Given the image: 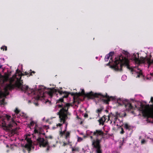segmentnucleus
<instances>
[{"mask_svg":"<svg viewBox=\"0 0 153 153\" xmlns=\"http://www.w3.org/2000/svg\"><path fill=\"white\" fill-rule=\"evenodd\" d=\"M6 146L7 147H10V148L12 150L14 149L16 147V146L14 145H13V144L10 145H6Z\"/></svg>","mask_w":153,"mask_h":153,"instance_id":"13","label":"nucleus"},{"mask_svg":"<svg viewBox=\"0 0 153 153\" xmlns=\"http://www.w3.org/2000/svg\"><path fill=\"white\" fill-rule=\"evenodd\" d=\"M135 107H137V106H136V105Z\"/></svg>","mask_w":153,"mask_h":153,"instance_id":"33","label":"nucleus"},{"mask_svg":"<svg viewBox=\"0 0 153 153\" xmlns=\"http://www.w3.org/2000/svg\"><path fill=\"white\" fill-rule=\"evenodd\" d=\"M84 117L85 118L86 117V113H85L84 114Z\"/></svg>","mask_w":153,"mask_h":153,"instance_id":"23","label":"nucleus"},{"mask_svg":"<svg viewBox=\"0 0 153 153\" xmlns=\"http://www.w3.org/2000/svg\"><path fill=\"white\" fill-rule=\"evenodd\" d=\"M102 110V109H98L97 110V113L99 114L100 113V112H101Z\"/></svg>","mask_w":153,"mask_h":153,"instance_id":"19","label":"nucleus"},{"mask_svg":"<svg viewBox=\"0 0 153 153\" xmlns=\"http://www.w3.org/2000/svg\"><path fill=\"white\" fill-rule=\"evenodd\" d=\"M96 59H97V58H98V57H96Z\"/></svg>","mask_w":153,"mask_h":153,"instance_id":"27","label":"nucleus"},{"mask_svg":"<svg viewBox=\"0 0 153 153\" xmlns=\"http://www.w3.org/2000/svg\"><path fill=\"white\" fill-rule=\"evenodd\" d=\"M86 116H87H87H88V115H87H87H86Z\"/></svg>","mask_w":153,"mask_h":153,"instance_id":"31","label":"nucleus"},{"mask_svg":"<svg viewBox=\"0 0 153 153\" xmlns=\"http://www.w3.org/2000/svg\"><path fill=\"white\" fill-rule=\"evenodd\" d=\"M8 152V150H7V152Z\"/></svg>","mask_w":153,"mask_h":153,"instance_id":"29","label":"nucleus"},{"mask_svg":"<svg viewBox=\"0 0 153 153\" xmlns=\"http://www.w3.org/2000/svg\"><path fill=\"white\" fill-rule=\"evenodd\" d=\"M73 150L74 151V149H73Z\"/></svg>","mask_w":153,"mask_h":153,"instance_id":"34","label":"nucleus"},{"mask_svg":"<svg viewBox=\"0 0 153 153\" xmlns=\"http://www.w3.org/2000/svg\"><path fill=\"white\" fill-rule=\"evenodd\" d=\"M149 138L152 140L151 141L153 143V133L149 134Z\"/></svg>","mask_w":153,"mask_h":153,"instance_id":"14","label":"nucleus"},{"mask_svg":"<svg viewBox=\"0 0 153 153\" xmlns=\"http://www.w3.org/2000/svg\"><path fill=\"white\" fill-rule=\"evenodd\" d=\"M124 127L126 129L127 137L130 136L132 132L133 127L127 123H126L124 124Z\"/></svg>","mask_w":153,"mask_h":153,"instance_id":"9","label":"nucleus"},{"mask_svg":"<svg viewBox=\"0 0 153 153\" xmlns=\"http://www.w3.org/2000/svg\"><path fill=\"white\" fill-rule=\"evenodd\" d=\"M110 128L107 126H105L103 127V129L106 132H108L110 130Z\"/></svg>","mask_w":153,"mask_h":153,"instance_id":"11","label":"nucleus"},{"mask_svg":"<svg viewBox=\"0 0 153 153\" xmlns=\"http://www.w3.org/2000/svg\"><path fill=\"white\" fill-rule=\"evenodd\" d=\"M113 54L110 53L105 56V61H108L110 57L109 62L106 65H108L110 63H111L110 66L111 68L116 71H121L123 66L125 65L128 69L133 72L132 74H135L136 77L143 76L140 66L144 65L149 68L153 64V60L148 57L139 58L138 53L131 54L128 53L126 57L122 55L117 56L115 58L114 60L112 59V55Z\"/></svg>","mask_w":153,"mask_h":153,"instance_id":"2","label":"nucleus"},{"mask_svg":"<svg viewBox=\"0 0 153 153\" xmlns=\"http://www.w3.org/2000/svg\"><path fill=\"white\" fill-rule=\"evenodd\" d=\"M1 50H4V49L5 51H7V47L5 46H3L1 47Z\"/></svg>","mask_w":153,"mask_h":153,"instance_id":"15","label":"nucleus"},{"mask_svg":"<svg viewBox=\"0 0 153 153\" xmlns=\"http://www.w3.org/2000/svg\"><path fill=\"white\" fill-rule=\"evenodd\" d=\"M81 90L80 92L76 94L72 93L71 94L72 97V101L73 102H76L79 103L80 101H82L85 100L86 97V94L83 89H81Z\"/></svg>","mask_w":153,"mask_h":153,"instance_id":"8","label":"nucleus"},{"mask_svg":"<svg viewBox=\"0 0 153 153\" xmlns=\"http://www.w3.org/2000/svg\"><path fill=\"white\" fill-rule=\"evenodd\" d=\"M29 126L30 128L33 131V133L32 134V136L37 140L38 144L33 145L31 137H29L30 136L27 134L24 136V138L22 139V144L23 146L28 151L32 149H35V147L36 150L37 146H42L46 147V151H48L50 150V147L46 137L45 138L43 137L45 133L42 126L32 121L30 122Z\"/></svg>","mask_w":153,"mask_h":153,"instance_id":"3","label":"nucleus"},{"mask_svg":"<svg viewBox=\"0 0 153 153\" xmlns=\"http://www.w3.org/2000/svg\"><path fill=\"white\" fill-rule=\"evenodd\" d=\"M147 79H153V74H151L150 75H148L146 76Z\"/></svg>","mask_w":153,"mask_h":153,"instance_id":"12","label":"nucleus"},{"mask_svg":"<svg viewBox=\"0 0 153 153\" xmlns=\"http://www.w3.org/2000/svg\"><path fill=\"white\" fill-rule=\"evenodd\" d=\"M121 116L118 112L114 114L111 113L108 116V121H110V124L112 125L116 126L118 127H121L123 125Z\"/></svg>","mask_w":153,"mask_h":153,"instance_id":"7","label":"nucleus"},{"mask_svg":"<svg viewBox=\"0 0 153 153\" xmlns=\"http://www.w3.org/2000/svg\"><path fill=\"white\" fill-rule=\"evenodd\" d=\"M87 98L94 100L96 102L100 101H102L104 103L108 104V101L111 100H114L117 101V103L119 105L124 104L126 109L128 110L133 108V107L128 100L122 98L117 99L115 97H109L106 94L104 95L100 94L94 93L92 91L87 93Z\"/></svg>","mask_w":153,"mask_h":153,"instance_id":"4","label":"nucleus"},{"mask_svg":"<svg viewBox=\"0 0 153 153\" xmlns=\"http://www.w3.org/2000/svg\"><path fill=\"white\" fill-rule=\"evenodd\" d=\"M0 104H4L0 101ZM14 113L12 115V117L7 114H6L4 118L0 117V125L2 124L4 127L11 128L17 125L16 122L21 123V111L16 108Z\"/></svg>","mask_w":153,"mask_h":153,"instance_id":"5","label":"nucleus"},{"mask_svg":"<svg viewBox=\"0 0 153 153\" xmlns=\"http://www.w3.org/2000/svg\"><path fill=\"white\" fill-rule=\"evenodd\" d=\"M107 117L105 115L104 116L99 120L100 124H103L104 123Z\"/></svg>","mask_w":153,"mask_h":153,"instance_id":"10","label":"nucleus"},{"mask_svg":"<svg viewBox=\"0 0 153 153\" xmlns=\"http://www.w3.org/2000/svg\"><path fill=\"white\" fill-rule=\"evenodd\" d=\"M33 73H34V71H33Z\"/></svg>","mask_w":153,"mask_h":153,"instance_id":"32","label":"nucleus"},{"mask_svg":"<svg viewBox=\"0 0 153 153\" xmlns=\"http://www.w3.org/2000/svg\"><path fill=\"white\" fill-rule=\"evenodd\" d=\"M93 134V136H91L90 137L94 139L92 140V145L97 153H101L100 147V139L101 138L103 134V132L101 131L97 130L96 132H91Z\"/></svg>","mask_w":153,"mask_h":153,"instance_id":"6","label":"nucleus"},{"mask_svg":"<svg viewBox=\"0 0 153 153\" xmlns=\"http://www.w3.org/2000/svg\"><path fill=\"white\" fill-rule=\"evenodd\" d=\"M77 117L78 119L80 118L78 116H77Z\"/></svg>","mask_w":153,"mask_h":153,"instance_id":"25","label":"nucleus"},{"mask_svg":"<svg viewBox=\"0 0 153 153\" xmlns=\"http://www.w3.org/2000/svg\"><path fill=\"white\" fill-rule=\"evenodd\" d=\"M49 137L51 138H52V137L51 136H50V137Z\"/></svg>","mask_w":153,"mask_h":153,"instance_id":"26","label":"nucleus"},{"mask_svg":"<svg viewBox=\"0 0 153 153\" xmlns=\"http://www.w3.org/2000/svg\"><path fill=\"white\" fill-rule=\"evenodd\" d=\"M150 57H152V56L151 55H150Z\"/></svg>","mask_w":153,"mask_h":153,"instance_id":"28","label":"nucleus"},{"mask_svg":"<svg viewBox=\"0 0 153 153\" xmlns=\"http://www.w3.org/2000/svg\"><path fill=\"white\" fill-rule=\"evenodd\" d=\"M90 132L89 131H87V132H86V133H87V135H88V133Z\"/></svg>","mask_w":153,"mask_h":153,"instance_id":"21","label":"nucleus"},{"mask_svg":"<svg viewBox=\"0 0 153 153\" xmlns=\"http://www.w3.org/2000/svg\"><path fill=\"white\" fill-rule=\"evenodd\" d=\"M82 134V133H81V134Z\"/></svg>","mask_w":153,"mask_h":153,"instance_id":"30","label":"nucleus"},{"mask_svg":"<svg viewBox=\"0 0 153 153\" xmlns=\"http://www.w3.org/2000/svg\"><path fill=\"white\" fill-rule=\"evenodd\" d=\"M28 74V72H26L25 73V75H27Z\"/></svg>","mask_w":153,"mask_h":153,"instance_id":"22","label":"nucleus"},{"mask_svg":"<svg viewBox=\"0 0 153 153\" xmlns=\"http://www.w3.org/2000/svg\"><path fill=\"white\" fill-rule=\"evenodd\" d=\"M124 131L123 128H121V131H120V133L121 134H123L124 133Z\"/></svg>","mask_w":153,"mask_h":153,"instance_id":"20","label":"nucleus"},{"mask_svg":"<svg viewBox=\"0 0 153 153\" xmlns=\"http://www.w3.org/2000/svg\"><path fill=\"white\" fill-rule=\"evenodd\" d=\"M127 78V76L125 75H123L122 77V79L123 80H125Z\"/></svg>","mask_w":153,"mask_h":153,"instance_id":"16","label":"nucleus"},{"mask_svg":"<svg viewBox=\"0 0 153 153\" xmlns=\"http://www.w3.org/2000/svg\"><path fill=\"white\" fill-rule=\"evenodd\" d=\"M82 122H83V121H81V122H80V124H82Z\"/></svg>","mask_w":153,"mask_h":153,"instance_id":"24","label":"nucleus"},{"mask_svg":"<svg viewBox=\"0 0 153 153\" xmlns=\"http://www.w3.org/2000/svg\"><path fill=\"white\" fill-rule=\"evenodd\" d=\"M4 59L0 57V64L4 63ZM11 72L7 69L2 65L0 66V101L5 104L4 97L9 94V91L15 87L20 89L31 97V102L36 106L39 105V100L45 103L50 102L49 99H53L56 100L57 104L56 108H62L57 112L60 120H62V91L58 90L53 88H48L47 91L44 90L42 86L37 91H34L28 88L27 86L24 85L21 80L22 76L24 75L19 69L16 71V74L12 77H10Z\"/></svg>","mask_w":153,"mask_h":153,"instance_id":"1","label":"nucleus"},{"mask_svg":"<svg viewBox=\"0 0 153 153\" xmlns=\"http://www.w3.org/2000/svg\"><path fill=\"white\" fill-rule=\"evenodd\" d=\"M146 141L144 139H142L141 140V143L142 144H145L146 143Z\"/></svg>","mask_w":153,"mask_h":153,"instance_id":"18","label":"nucleus"},{"mask_svg":"<svg viewBox=\"0 0 153 153\" xmlns=\"http://www.w3.org/2000/svg\"><path fill=\"white\" fill-rule=\"evenodd\" d=\"M77 141L79 142H80L83 139L80 137H79L78 136H77Z\"/></svg>","mask_w":153,"mask_h":153,"instance_id":"17","label":"nucleus"}]
</instances>
